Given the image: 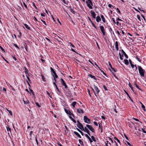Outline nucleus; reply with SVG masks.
I'll return each instance as SVG.
<instances>
[{"instance_id": "13", "label": "nucleus", "mask_w": 146, "mask_h": 146, "mask_svg": "<svg viewBox=\"0 0 146 146\" xmlns=\"http://www.w3.org/2000/svg\"><path fill=\"white\" fill-rule=\"evenodd\" d=\"M78 127L80 129L82 130V129H83L84 128V127L83 125L80 123H79V124H77Z\"/></svg>"}, {"instance_id": "49", "label": "nucleus", "mask_w": 146, "mask_h": 146, "mask_svg": "<svg viewBox=\"0 0 146 146\" xmlns=\"http://www.w3.org/2000/svg\"><path fill=\"white\" fill-rule=\"evenodd\" d=\"M117 12L118 13H119L120 14H121V12L118 8H117Z\"/></svg>"}, {"instance_id": "60", "label": "nucleus", "mask_w": 146, "mask_h": 146, "mask_svg": "<svg viewBox=\"0 0 146 146\" xmlns=\"http://www.w3.org/2000/svg\"><path fill=\"white\" fill-rule=\"evenodd\" d=\"M108 6L110 8H111L113 6L111 5V4H109L108 5Z\"/></svg>"}, {"instance_id": "53", "label": "nucleus", "mask_w": 146, "mask_h": 146, "mask_svg": "<svg viewBox=\"0 0 146 146\" xmlns=\"http://www.w3.org/2000/svg\"><path fill=\"white\" fill-rule=\"evenodd\" d=\"M133 119L136 121H139V120L137 119L134 118H133Z\"/></svg>"}, {"instance_id": "6", "label": "nucleus", "mask_w": 146, "mask_h": 146, "mask_svg": "<svg viewBox=\"0 0 146 146\" xmlns=\"http://www.w3.org/2000/svg\"><path fill=\"white\" fill-rule=\"evenodd\" d=\"M61 80L62 84L64 86L65 88H67V86L65 82L64 81V80L62 78H61Z\"/></svg>"}, {"instance_id": "61", "label": "nucleus", "mask_w": 146, "mask_h": 146, "mask_svg": "<svg viewBox=\"0 0 146 146\" xmlns=\"http://www.w3.org/2000/svg\"><path fill=\"white\" fill-rule=\"evenodd\" d=\"M36 141L37 143V145H38V142L37 139V138L36 137Z\"/></svg>"}, {"instance_id": "10", "label": "nucleus", "mask_w": 146, "mask_h": 146, "mask_svg": "<svg viewBox=\"0 0 146 146\" xmlns=\"http://www.w3.org/2000/svg\"><path fill=\"white\" fill-rule=\"evenodd\" d=\"M94 88L96 92H97V94H98L100 92L98 88L95 85H94Z\"/></svg>"}, {"instance_id": "44", "label": "nucleus", "mask_w": 146, "mask_h": 146, "mask_svg": "<svg viewBox=\"0 0 146 146\" xmlns=\"http://www.w3.org/2000/svg\"><path fill=\"white\" fill-rule=\"evenodd\" d=\"M41 21L45 25H46V22L45 21H43L42 19H41Z\"/></svg>"}, {"instance_id": "41", "label": "nucleus", "mask_w": 146, "mask_h": 146, "mask_svg": "<svg viewBox=\"0 0 146 146\" xmlns=\"http://www.w3.org/2000/svg\"><path fill=\"white\" fill-rule=\"evenodd\" d=\"M103 87L104 89L106 91L108 90L107 87L104 85L103 86Z\"/></svg>"}, {"instance_id": "25", "label": "nucleus", "mask_w": 146, "mask_h": 146, "mask_svg": "<svg viewBox=\"0 0 146 146\" xmlns=\"http://www.w3.org/2000/svg\"><path fill=\"white\" fill-rule=\"evenodd\" d=\"M23 101L24 103L25 104H29V101L28 100H27L26 101H25L24 100V99H23Z\"/></svg>"}, {"instance_id": "64", "label": "nucleus", "mask_w": 146, "mask_h": 146, "mask_svg": "<svg viewBox=\"0 0 146 146\" xmlns=\"http://www.w3.org/2000/svg\"><path fill=\"white\" fill-rule=\"evenodd\" d=\"M127 143L128 145H129V146H132L131 145L130 143L128 142H127Z\"/></svg>"}, {"instance_id": "16", "label": "nucleus", "mask_w": 146, "mask_h": 146, "mask_svg": "<svg viewBox=\"0 0 146 146\" xmlns=\"http://www.w3.org/2000/svg\"><path fill=\"white\" fill-rule=\"evenodd\" d=\"M88 76L90 77L91 78H93L94 80H96L97 79V78L94 76H93L91 74H89L88 75Z\"/></svg>"}, {"instance_id": "43", "label": "nucleus", "mask_w": 146, "mask_h": 146, "mask_svg": "<svg viewBox=\"0 0 146 146\" xmlns=\"http://www.w3.org/2000/svg\"><path fill=\"white\" fill-rule=\"evenodd\" d=\"M36 105L38 107H40V105H39V104L37 103V102H36L35 103Z\"/></svg>"}, {"instance_id": "14", "label": "nucleus", "mask_w": 146, "mask_h": 146, "mask_svg": "<svg viewBox=\"0 0 146 146\" xmlns=\"http://www.w3.org/2000/svg\"><path fill=\"white\" fill-rule=\"evenodd\" d=\"M121 52L124 55L126 58H128V56L126 54L125 52L123 50H121Z\"/></svg>"}, {"instance_id": "12", "label": "nucleus", "mask_w": 146, "mask_h": 146, "mask_svg": "<svg viewBox=\"0 0 146 146\" xmlns=\"http://www.w3.org/2000/svg\"><path fill=\"white\" fill-rule=\"evenodd\" d=\"M131 66L132 68H133V70L134 71H136V70L137 69V67L136 66V65H134L133 64H131Z\"/></svg>"}, {"instance_id": "4", "label": "nucleus", "mask_w": 146, "mask_h": 146, "mask_svg": "<svg viewBox=\"0 0 146 146\" xmlns=\"http://www.w3.org/2000/svg\"><path fill=\"white\" fill-rule=\"evenodd\" d=\"M86 126L92 132H94V129L91 125H86Z\"/></svg>"}, {"instance_id": "22", "label": "nucleus", "mask_w": 146, "mask_h": 146, "mask_svg": "<svg viewBox=\"0 0 146 146\" xmlns=\"http://www.w3.org/2000/svg\"><path fill=\"white\" fill-rule=\"evenodd\" d=\"M52 72L54 74L53 75L54 77L55 78H57L58 77V76L56 74V72H55L54 70Z\"/></svg>"}, {"instance_id": "50", "label": "nucleus", "mask_w": 146, "mask_h": 146, "mask_svg": "<svg viewBox=\"0 0 146 146\" xmlns=\"http://www.w3.org/2000/svg\"><path fill=\"white\" fill-rule=\"evenodd\" d=\"M3 92H4L5 93H6V89L5 88H3Z\"/></svg>"}, {"instance_id": "21", "label": "nucleus", "mask_w": 146, "mask_h": 146, "mask_svg": "<svg viewBox=\"0 0 146 146\" xmlns=\"http://www.w3.org/2000/svg\"><path fill=\"white\" fill-rule=\"evenodd\" d=\"M124 92H125L126 93V94L128 96V97H129V98L130 99V100H131V101L132 102H133V100L131 99V98L129 96V94H128V93L125 90H124Z\"/></svg>"}, {"instance_id": "26", "label": "nucleus", "mask_w": 146, "mask_h": 146, "mask_svg": "<svg viewBox=\"0 0 146 146\" xmlns=\"http://www.w3.org/2000/svg\"><path fill=\"white\" fill-rule=\"evenodd\" d=\"M24 68L25 70V73H26L27 74H28L29 72L27 69L25 67H24Z\"/></svg>"}, {"instance_id": "31", "label": "nucleus", "mask_w": 146, "mask_h": 146, "mask_svg": "<svg viewBox=\"0 0 146 146\" xmlns=\"http://www.w3.org/2000/svg\"><path fill=\"white\" fill-rule=\"evenodd\" d=\"M129 86L130 87V88H131V89L132 90L133 92H134V90H133V87L131 85V84L130 83H129Z\"/></svg>"}, {"instance_id": "45", "label": "nucleus", "mask_w": 146, "mask_h": 146, "mask_svg": "<svg viewBox=\"0 0 146 146\" xmlns=\"http://www.w3.org/2000/svg\"><path fill=\"white\" fill-rule=\"evenodd\" d=\"M57 144L59 146H62L61 144H60L59 142H58L57 143Z\"/></svg>"}, {"instance_id": "30", "label": "nucleus", "mask_w": 146, "mask_h": 146, "mask_svg": "<svg viewBox=\"0 0 146 146\" xmlns=\"http://www.w3.org/2000/svg\"><path fill=\"white\" fill-rule=\"evenodd\" d=\"M77 129L78 131H79L81 134L82 135H84V134L83 133L80 129L77 128Z\"/></svg>"}, {"instance_id": "17", "label": "nucleus", "mask_w": 146, "mask_h": 146, "mask_svg": "<svg viewBox=\"0 0 146 146\" xmlns=\"http://www.w3.org/2000/svg\"><path fill=\"white\" fill-rule=\"evenodd\" d=\"M118 46V42L117 41H116L115 42V48L117 50H118L119 49Z\"/></svg>"}, {"instance_id": "62", "label": "nucleus", "mask_w": 146, "mask_h": 146, "mask_svg": "<svg viewBox=\"0 0 146 146\" xmlns=\"http://www.w3.org/2000/svg\"><path fill=\"white\" fill-rule=\"evenodd\" d=\"M117 34H118V36H121V35H120V33H119V31H117Z\"/></svg>"}, {"instance_id": "29", "label": "nucleus", "mask_w": 146, "mask_h": 146, "mask_svg": "<svg viewBox=\"0 0 146 146\" xmlns=\"http://www.w3.org/2000/svg\"><path fill=\"white\" fill-rule=\"evenodd\" d=\"M110 31V32L111 34H113L114 36H115L114 33V32L112 31V29L110 28L109 29Z\"/></svg>"}, {"instance_id": "52", "label": "nucleus", "mask_w": 146, "mask_h": 146, "mask_svg": "<svg viewBox=\"0 0 146 146\" xmlns=\"http://www.w3.org/2000/svg\"><path fill=\"white\" fill-rule=\"evenodd\" d=\"M135 87L137 88L138 89H140V88H139V86L136 84H135Z\"/></svg>"}, {"instance_id": "7", "label": "nucleus", "mask_w": 146, "mask_h": 146, "mask_svg": "<svg viewBox=\"0 0 146 146\" xmlns=\"http://www.w3.org/2000/svg\"><path fill=\"white\" fill-rule=\"evenodd\" d=\"M64 110L65 112L67 114H68L70 115H72L73 116V117H74L73 114L72 113H71V112L70 110H68L66 109H65Z\"/></svg>"}, {"instance_id": "40", "label": "nucleus", "mask_w": 146, "mask_h": 146, "mask_svg": "<svg viewBox=\"0 0 146 146\" xmlns=\"http://www.w3.org/2000/svg\"><path fill=\"white\" fill-rule=\"evenodd\" d=\"M29 90L32 93V94L33 95H34V93L33 92V90L31 89H29Z\"/></svg>"}, {"instance_id": "8", "label": "nucleus", "mask_w": 146, "mask_h": 146, "mask_svg": "<svg viewBox=\"0 0 146 146\" xmlns=\"http://www.w3.org/2000/svg\"><path fill=\"white\" fill-rule=\"evenodd\" d=\"M90 13L93 17L94 19H95L96 18V14L92 10H91L90 11Z\"/></svg>"}, {"instance_id": "33", "label": "nucleus", "mask_w": 146, "mask_h": 146, "mask_svg": "<svg viewBox=\"0 0 146 146\" xmlns=\"http://www.w3.org/2000/svg\"><path fill=\"white\" fill-rule=\"evenodd\" d=\"M24 26L27 29H30V27H29L28 25L26 24H24Z\"/></svg>"}, {"instance_id": "11", "label": "nucleus", "mask_w": 146, "mask_h": 146, "mask_svg": "<svg viewBox=\"0 0 146 146\" xmlns=\"http://www.w3.org/2000/svg\"><path fill=\"white\" fill-rule=\"evenodd\" d=\"M82 131H84L87 133L90 132V131L86 127H85L84 128V127L83 129H82Z\"/></svg>"}, {"instance_id": "3", "label": "nucleus", "mask_w": 146, "mask_h": 146, "mask_svg": "<svg viewBox=\"0 0 146 146\" xmlns=\"http://www.w3.org/2000/svg\"><path fill=\"white\" fill-rule=\"evenodd\" d=\"M84 122L88 124L90 123V121L89 119L87 116H84Z\"/></svg>"}, {"instance_id": "35", "label": "nucleus", "mask_w": 146, "mask_h": 146, "mask_svg": "<svg viewBox=\"0 0 146 146\" xmlns=\"http://www.w3.org/2000/svg\"><path fill=\"white\" fill-rule=\"evenodd\" d=\"M99 127L100 129H101V132H102V127L101 125H100V124H99Z\"/></svg>"}, {"instance_id": "5", "label": "nucleus", "mask_w": 146, "mask_h": 146, "mask_svg": "<svg viewBox=\"0 0 146 146\" xmlns=\"http://www.w3.org/2000/svg\"><path fill=\"white\" fill-rule=\"evenodd\" d=\"M100 30L103 33L104 36L105 35V31L104 29V28L103 26H100Z\"/></svg>"}, {"instance_id": "15", "label": "nucleus", "mask_w": 146, "mask_h": 146, "mask_svg": "<svg viewBox=\"0 0 146 146\" xmlns=\"http://www.w3.org/2000/svg\"><path fill=\"white\" fill-rule=\"evenodd\" d=\"M85 135L89 139L90 143H92V140L88 136V135L87 134H85Z\"/></svg>"}, {"instance_id": "28", "label": "nucleus", "mask_w": 146, "mask_h": 146, "mask_svg": "<svg viewBox=\"0 0 146 146\" xmlns=\"http://www.w3.org/2000/svg\"><path fill=\"white\" fill-rule=\"evenodd\" d=\"M124 62H125V64L127 65L128 64H129V62L128 61V60H127V59H125L124 60Z\"/></svg>"}, {"instance_id": "9", "label": "nucleus", "mask_w": 146, "mask_h": 146, "mask_svg": "<svg viewBox=\"0 0 146 146\" xmlns=\"http://www.w3.org/2000/svg\"><path fill=\"white\" fill-rule=\"evenodd\" d=\"M77 112L79 113L83 114L84 113L83 110L80 108L77 109Z\"/></svg>"}, {"instance_id": "23", "label": "nucleus", "mask_w": 146, "mask_h": 146, "mask_svg": "<svg viewBox=\"0 0 146 146\" xmlns=\"http://www.w3.org/2000/svg\"><path fill=\"white\" fill-rule=\"evenodd\" d=\"M101 18L102 19L104 23H105L106 22L105 19L104 18V17L103 16V15H101Z\"/></svg>"}, {"instance_id": "48", "label": "nucleus", "mask_w": 146, "mask_h": 146, "mask_svg": "<svg viewBox=\"0 0 146 146\" xmlns=\"http://www.w3.org/2000/svg\"><path fill=\"white\" fill-rule=\"evenodd\" d=\"M142 131L143 133H146V131H145V130L143 129V128L142 129Z\"/></svg>"}, {"instance_id": "27", "label": "nucleus", "mask_w": 146, "mask_h": 146, "mask_svg": "<svg viewBox=\"0 0 146 146\" xmlns=\"http://www.w3.org/2000/svg\"><path fill=\"white\" fill-rule=\"evenodd\" d=\"M119 56L120 58V59L121 60H122L123 59V58H122L123 57V54H122V55H121V53L120 52H119Z\"/></svg>"}, {"instance_id": "63", "label": "nucleus", "mask_w": 146, "mask_h": 146, "mask_svg": "<svg viewBox=\"0 0 146 146\" xmlns=\"http://www.w3.org/2000/svg\"><path fill=\"white\" fill-rule=\"evenodd\" d=\"M50 69L51 70V72H52L54 71V69L51 67H50Z\"/></svg>"}, {"instance_id": "51", "label": "nucleus", "mask_w": 146, "mask_h": 146, "mask_svg": "<svg viewBox=\"0 0 146 146\" xmlns=\"http://www.w3.org/2000/svg\"><path fill=\"white\" fill-rule=\"evenodd\" d=\"M13 45L16 47L18 48V49H19V47L17 45V44H13Z\"/></svg>"}, {"instance_id": "24", "label": "nucleus", "mask_w": 146, "mask_h": 146, "mask_svg": "<svg viewBox=\"0 0 146 146\" xmlns=\"http://www.w3.org/2000/svg\"><path fill=\"white\" fill-rule=\"evenodd\" d=\"M76 103L77 102H74L72 103L71 105L73 106V108H75V106L76 104Z\"/></svg>"}, {"instance_id": "39", "label": "nucleus", "mask_w": 146, "mask_h": 146, "mask_svg": "<svg viewBox=\"0 0 146 146\" xmlns=\"http://www.w3.org/2000/svg\"><path fill=\"white\" fill-rule=\"evenodd\" d=\"M114 139L115 140H116V141H117L118 142H119V143H120V141L118 139H117L116 137H114Z\"/></svg>"}, {"instance_id": "55", "label": "nucleus", "mask_w": 146, "mask_h": 146, "mask_svg": "<svg viewBox=\"0 0 146 146\" xmlns=\"http://www.w3.org/2000/svg\"><path fill=\"white\" fill-rule=\"evenodd\" d=\"M113 71L116 72V70L114 68H113V67L111 68Z\"/></svg>"}, {"instance_id": "59", "label": "nucleus", "mask_w": 146, "mask_h": 146, "mask_svg": "<svg viewBox=\"0 0 146 146\" xmlns=\"http://www.w3.org/2000/svg\"><path fill=\"white\" fill-rule=\"evenodd\" d=\"M47 94L48 96H49L51 98H52L51 96H50V94H49V93L48 92V91H47Z\"/></svg>"}, {"instance_id": "2", "label": "nucleus", "mask_w": 146, "mask_h": 146, "mask_svg": "<svg viewBox=\"0 0 146 146\" xmlns=\"http://www.w3.org/2000/svg\"><path fill=\"white\" fill-rule=\"evenodd\" d=\"M86 3L88 7L90 9H92V6H93V3L90 0V1H86Z\"/></svg>"}, {"instance_id": "20", "label": "nucleus", "mask_w": 146, "mask_h": 146, "mask_svg": "<svg viewBox=\"0 0 146 146\" xmlns=\"http://www.w3.org/2000/svg\"><path fill=\"white\" fill-rule=\"evenodd\" d=\"M74 133L79 138H81V136L76 131H74Z\"/></svg>"}, {"instance_id": "18", "label": "nucleus", "mask_w": 146, "mask_h": 146, "mask_svg": "<svg viewBox=\"0 0 146 146\" xmlns=\"http://www.w3.org/2000/svg\"><path fill=\"white\" fill-rule=\"evenodd\" d=\"M139 103L141 105V107L143 108V110L145 111V106L141 102H139Z\"/></svg>"}, {"instance_id": "54", "label": "nucleus", "mask_w": 146, "mask_h": 146, "mask_svg": "<svg viewBox=\"0 0 146 146\" xmlns=\"http://www.w3.org/2000/svg\"><path fill=\"white\" fill-rule=\"evenodd\" d=\"M23 4H24V6L25 7V8H27V6L25 4V3L24 2H23Z\"/></svg>"}, {"instance_id": "46", "label": "nucleus", "mask_w": 146, "mask_h": 146, "mask_svg": "<svg viewBox=\"0 0 146 146\" xmlns=\"http://www.w3.org/2000/svg\"><path fill=\"white\" fill-rule=\"evenodd\" d=\"M26 77L27 78L28 80L30 82H31V80H30L29 78V76H28L27 75H26Z\"/></svg>"}, {"instance_id": "34", "label": "nucleus", "mask_w": 146, "mask_h": 146, "mask_svg": "<svg viewBox=\"0 0 146 146\" xmlns=\"http://www.w3.org/2000/svg\"><path fill=\"white\" fill-rule=\"evenodd\" d=\"M7 129L8 131H9L11 133V128L8 127V126L7 127Z\"/></svg>"}, {"instance_id": "42", "label": "nucleus", "mask_w": 146, "mask_h": 146, "mask_svg": "<svg viewBox=\"0 0 146 146\" xmlns=\"http://www.w3.org/2000/svg\"><path fill=\"white\" fill-rule=\"evenodd\" d=\"M137 17L138 19L140 21H141V19L140 17V16L139 15H137Z\"/></svg>"}, {"instance_id": "47", "label": "nucleus", "mask_w": 146, "mask_h": 146, "mask_svg": "<svg viewBox=\"0 0 146 146\" xmlns=\"http://www.w3.org/2000/svg\"><path fill=\"white\" fill-rule=\"evenodd\" d=\"M136 58L138 61L140 62H141V60L137 56H136Z\"/></svg>"}, {"instance_id": "58", "label": "nucleus", "mask_w": 146, "mask_h": 146, "mask_svg": "<svg viewBox=\"0 0 146 146\" xmlns=\"http://www.w3.org/2000/svg\"><path fill=\"white\" fill-rule=\"evenodd\" d=\"M109 66L111 67V68H112V65H111V64L110 63V62H109Z\"/></svg>"}, {"instance_id": "38", "label": "nucleus", "mask_w": 146, "mask_h": 146, "mask_svg": "<svg viewBox=\"0 0 146 146\" xmlns=\"http://www.w3.org/2000/svg\"><path fill=\"white\" fill-rule=\"evenodd\" d=\"M79 140V142L81 144V145H83V142H82V141L81 140V139H79L78 140Z\"/></svg>"}, {"instance_id": "56", "label": "nucleus", "mask_w": 146, "mask_h": 146, "mask_svg": "<svg viewBox=\"0 0 146 146\" xmlns=\"http://www.w3.org/2000/svg\"><path fill=\"white\" fill-rule=\"evenodd\" d=\"M71 120L75 123H76V121L74 119L72 118V119Z\"/></svg>"}, {"instance_id": "37", "label": "nucleus", "mask_w": 146, "mask_h": 146, "mask_svg": "<svg viewBox=\"0 0 146 146\" xmlns=\"http://www.w3.org/2000/svg\"><path fill=\"white\" fill-rule=\"evenodd\" d=\"M91 137L92 139V140L94 142H96V139H95V138H94V136H91Z\"/></svg>"}, {"instance_id": "36", "label": "nucleus", "mask_w": 146, "mask_h": 146, "mask_svg": "<svg viewBox=\"0 0 146 146\" xmlns=\"http://www.w3.org/2000/svg\"><path fill=\"white\" fill-rule=\"evenodd\" d=\"M41 76L42 77V79L43 81L44 82L45 81V78L44 77V76L42 75H41Z\"/></svg>"}, {"instance_id": "19", "label": "nucleus", "mask_w": 146, "mask_h": 146, "mask_svg": "<svg viewBox=\"0 0 146 146\" xmlns=\"http://www.w3.org/2000/svg\"><path fill=\"white\" fill-rule=\"evenodd\" d=\"M101 21V19L99 16H98L96 17V21L97 22H99V21Z\"/></svg>"}, {"instance_id": "57", "label": "nucleus", "mask_w": 146, "mask_h": 146, "mask_svg": "<svg viewBox=\"0 0 146 146\" xmlns=\"http://www.w3.org/2000/svg\"><path fill=\"white\" fill-rule=\"evenodd\" d=\"M94 125H96V126H98V124L96 122V121H94Z\"/></svg>"}, {"instance_id": "1", "label": "nucleus", "mask_w": 146, "mask_h": 146, "mask_svg": "<svg viewBox=\"0 0 146 146\" xmlns=\"http://www.w3.org/2000/svg\"><path fill=\"white\" fill-rule=\"evenodd\" d=\"M138 70L139 73L141 76H144V74L145 73L144 70L142 69L141 66H138Z\"/></svg>"}, {"instance_id": "32", "label": "nucleus", "mask_w": 146, "mask_h": 146, "mask_svg": "<svg viewBox=\"0 0 146 146\" xmlns=\"http://www.w3.org/2000/svg\"><path fill=\"white\" fill-rule=\"evenodd\" d=\"M70 11L72 13L74 14H75V12L72 9L70 8Z\"/></svg>"}]
</instances>
